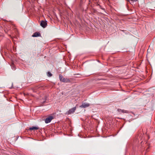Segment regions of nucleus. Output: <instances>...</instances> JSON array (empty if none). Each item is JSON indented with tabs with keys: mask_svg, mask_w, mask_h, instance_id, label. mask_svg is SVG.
<instances>
[{
	"mask_svg": "<svg viewBox=\"0 0 155 155\" xmlns=\"http://www.w3.org/2000/svg\"><path fill=\"white\" fill-rule=\"evenodd\" d=\"M40 35V34L38 32H35L32 35V36L33 37H36L39 36Z\"/></svg>",
	"mask_w": 155,
	"mask_h": 155,
	"instance_id": "nucleus-6",
	"label": "nucleus"
},
{
	"mask_svg": "<svg viewBox=\"0 0 155 155\" xmlns=\"http://www.w3.org/2000/svg\"><path fill=\"white\" fill-rule=\"evenodd\" d=\"M118 111H120L121 112L123 113H128L129 112L127 110H121L120 109H118Z\"/></svg>",
	"mask_w": 155,
	"mask_h": 155,
	"instance_id": "nucleus-7",
	"label": "nucleus"
},
{
	"mask_svg": "<svg viewBox=\"0 0 155 155\" xmlns=\"http://www.w3.org/2000/svg\"><path fill=\"white\" fill-rule=\"evenodd\" d=\"M76 109V107H74L73 108L70 109L68 112L67 113V114H71L72 113H73L75 110Z\"/></svg>",
	"mask_w": 155,
	"mask_h": 155,
	"instance_id": "nucleus-2",
	"label": "nucleus"
},
{
	"mask_svg": "<svg viewBox=\"0 0 155 155\" xmlns=\"http://www.w3.org/2000/svg\"><path fill=\"white\" fill-rule=\"evenodd\" d=\"M39 129V127H32L30 128V130H38Z\"/></svg>",
	"mask_w": 155,
	"mask_h": 155,
	"instance_id": "nucleus-8",
	"label": "nucleus"
},
{
	"mask_svg": "<svg viewBox=\"0 0 155 155\" xmlns=\"http://www.w3.org/2000/svg\"><path fill=\"white\" fill-rule=\"evenodd\" d=\"M40 25L43 28L46 27L47 25V21H42L41 22Z\"/></svg>",
	"mask_w": 155,
	"mask_h": 155,
	"instance_id": "nucleus-3",
	"label": "nucleus"
},
{
	"mask_svg": "<svg viewBox=\"0 0 155 155\" xmlns=\"http://www.w3.org/2000/svg\"><path fill=\"white\" fill-rule=\"evenodd\" d=\"M47 75L49 77H50L52 76V74L50 72H48L47 73Z\"/></svg>",
	"mask_w": 155,
	"mask_h": 155,
	"instance_id": "nucleus-9",
	"label": "nucleus"
},
{
	"mask_svg": "<svg viewBox=\"0 0 155 155\" xmlns=\"http://www.w3.org/2000/svg\"><path fill=\"white\" fill-rule=\"evenodd\" d=\"M11 66L12 68V69L13 70H15V66L14 65V64H12L11 65Z\"/></svg>",
	"mask_w": 155,
	"mask_h": 155,
	"instance_id": "nucleus-10",
	"label": "nucleus"
},
{
	"mask_svg": "<svg viewBox=\"0 0 155 155\" xmlns=\"http://www.w3.org/2000/svg\"><path fill=\"white\" fill-rule=\"evenodd\" d=\"M90 104L87 103H83L82 105L80 106V107L81 108H85L89 107L90 105Z\"/></svg>",
	"mask_w": 155,
	"mask_h": 155,
	"instance_id": "nucleus-4",
	"label": "nucleus"
},
{
	"mask_svg": "<svg viewBox=\"0 0 155 155\" xmlns=\"http://www.w3.org/2000/svg\"><path fill=\"white\" fill-rule=\"evenodd\" d=\"M60 80L61 81L63 82H66V80L61 75H59Z\"/></svg>",
	"mask_w": 155,
	"mask_h": 155,
	"instance_id": "nucleus-5",
	"label": "nucleus"
},
{
	"mask_svg": "<svg viewBox=\"0 0 155 155\" xmlns=\"http://www.w3.org/2000/svg\"><path fill=\"white\" fill-rule=\"evenodd\" d=\"M54 118V117L53 116H49L45 119V122L46 123H48L50 122Z\"/></svg>",
	"mask_w": 155,
	"mask_h": 155,
	"instance_id": "nucleus-1",
	"label": "nucleus"
}]
</instances>
